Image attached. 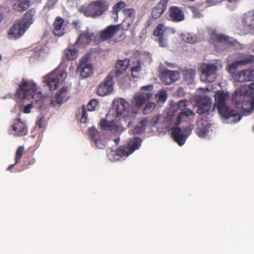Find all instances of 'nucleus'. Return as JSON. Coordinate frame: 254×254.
<instances>
[{
  "instance_id": "f257e3e1",
  "label": "nucleus",
  "mask_w": 254,
  "mask_h": 254,
  "mask_svg": "<svg viewBox=\"0 0 254 254\" xmlns=\"http://www.w3.org/2000/svg\"><path fill=\"white\" fill-rule=\"evenodd\" d=\"M15 96L24 100L31 99L30 103L23 108V112L29 114L33 107L41 109L47 103V98L42 95L35 83L30 81H23L17 89Z\"/></svg>"
},
{
  "instance_id": "f03ea898",
  "label": "nucleus",
  "mask_w": 254,
  "mask_h": 254,
  "mask_svg": "<svg viewBox=\"0 0 254 254\" xmlns=\"http://www.w3.org/2000/svg\"><path fill=\"white\" fill-rule=\"evenodd\" d=\"M129 104L123 98L118 101L116 109V119L112 121H108L106 119H102L99 126L104 130L116 132L119 129V126H123L127 123V127H129L135 118V114L129 111Z\"/></svg>"
},
{
  "instance_id": "7ed1b4c3",
  "label": "nucleus",
  "mask_w": 254,
  "mask_h": 254,
  "mask_svg": "<svg viewBox=\"0 0 254 254\" xmlns=\"http://www.w3.org/2000/svg\"><path fill=\"white\" fill-rule=\"evenodd\" d=\"M232 101L238 109H243L245 115L254 110V82L249 86L242 85L232 95Z\"/></svg>"
},
{
  "instance_id": "20e7f679",
  "label": "nucleus",
  "mask_w": 254,
  "mask_h": 254,
  "mask_svg": "<svg viewBox=\"0 0 254 254\" xmlns=\"http://www.w3.org/2000/svg\"><path fill=\"white\" fill-rule=\"evenodd\" d=\"M229 98L228 93L223 90L217 91L214 95V106L217 108L219 114L224 118L234 117V121L238 122L241 119L242 116L238 114L237 111L230 110L229 107L227 106L226 102Z\"/></svg>"
},
{
  "instance_id": "39448f33",
  "label": "nucleus",
  "mask_w": 254,
  "mask_h": 254,
  "mask_svg": "<svg viewBox=\"0 0 254 254\" xmlns=\"http://www.w3.org/2000/svg\"><path fill=\"white\" fill-rule=\"evenodd\" d=\"M109 7V3L106 0H97L81 6L79 11L87 17L96 18L103 14Z\"/></svg>"
},
{
  "instance_id": "423d86ee",
  "label": "nucleus",
  "mask_w": 254,
  "mask_h": 254,
  "mask_svg": "<svg viewBox=\"0 0 254 254\" xmlns=\"http://www.w3.org/2000/svg\"><path fill=\"white\" fill-rule=\"evenodd\" d=\"M194 113L190 109H187L180 112L177 117L173 114H168L163 121V127L168 130H172L178 127L182 121H185L190 116H194Z\"/></svg>"
},
{
  "instance_id": "0eeeda50",
  "label": "nucleus",
  "mask_w": 254,
  "mask_h": 254,
  "mask_svg": "<svg viewBox=\"0 0 254 254\" xmlns=\"http://www.w3.org/2000/svg\"><path fill=\"white\" fill-rule=\"evenodd\" d=\"M153 86L152 84L142 86L139 92L135 93L131 101L132 106L139 110L153 96L152 91Z\"/></svg>"
},
{
  "instance_id": "6e6552de",
  "label": "nucleus",
  "mask_w": 254,
  "mask_h": 254,
  "mask_svg": "<svg viewBox=\"0 0 254 254\" xmlns=\"http://www.w3.org/2000/svg\"><path fill=\"white\" fill-rule=\"evenodd\" d=\"M64 70L57 68L48 75L43 77V82L49 87L50 90H56L58 84L62 83L66 77Z\"/></svg>"
},
{
  "instance_id": "1a4fd4ad",
  "label": "nucleus",
  "mask_w": 254,
  "mask_h": 254,
  "mask_svg": "<svg viewBox=\"0 0 254 254\" xmlns=\"http://www.w3.org/2000/svg\"><path fill=\"white\" fill-rule=\"evenodd\" d=\"M89 57L84 56L79 61L77 66V71L80 73L82 78H85L91 76L93 73L94 67L93 65L88 63Z\"/></svg>"
},
{
  "instance_id": "9d476101",
  "label": "nucleus",
  "mask_w": 254,
  "mask_h": 254,
  "mask_svg": "<svg viewBox=\"0 0 254 254\" xmlns=\"http://www.w3.org/2000/svg\"><path fill=\"white\" fill-rule=\"evenodd\" d=\"M9 133L15 137L25 136L27 134L28 128L20 119H14L10 125Z\"/></svg>"
},
{
  "instance_id": "9b49d317",
  "label": "nucleus",
  "mask_w": 254,
  "mask_h": 254,
  "mask_svg": "<svg viewBox=\"0 0 254 254\" xmlns=\"http://www.w3.org/2000/svg\"><path fill=\"white\" fill-rule=\"evenodd\" d=\"M201 72V79L205 82H213L216 76L217 67L214 64H203L200 66Z\"/></svg>"
},
{
  "instance_id": "f8f14e48",
  "label": "nucleus",
  "mask_w": 254,
  "mask_h": 254,
  "mask_svg": "<svg viewBox=\"0 0 254 254\" xmlns=\"http://www.w3.org/2000/svg\"><path fill=\"white\" fill-rule=\"evenodd\" d=\"M168 19L174 22L179 23L185 19V14L183 9L179 6L172 5L168 10Z\"/></svg>"
},
{
  "instance_id": "ddd939ff",
  "label": "nucleus",
  "mask_w": 254,
  "mask_h": 254,
  "mask_svg": "<svg viewBox=\"0 0 254 254\" xmlns=\"http://www.w3.org/2000/svg\"><path fill=\"white\" fill-rule=\"evenodd\" d=\"M110 73L104 82L101 83L97 88V94L101 96H104L110 94L113 91V77Z\"/></svg>"
},
{
  "instance_id": "4468645a",
  "label": "nucleus",
  "mask_w": 254,
  "mask_h": 254,
  "mask_svg": "<svg viewBox=\"0 0 254 254\" xmlns=\"http://www.w3.org/2000/svg\"><path fill=\"white\" fill-rule=\"evenodd\" d=\"M69 90V88L67 86L63 87L60 92L57 93L55 98L52 100L49 97L46 96L47 98V103H49L54 106H59L68 99L67 92Z\"/></svg>"
},
{
  "instance_id": "2eb2a0df",
  "label": "nucleus",
  "mask_w": 254,
  "mask_h": 254,
  "mask_svg": "<svg viewBox=\"0 0 254 254\" xmlns=\"http://www.w3.org/2000/svg\"><path fill=\"white\" fill-rule=\"evenodd\" d=\"M27 29V28L23 25V24L18 20L9 29L8 34L10 38L17 39L24 34Z\"/></svg>"
},
{
  "instance_id": "dca6fc26",
  "label": "nucleus",
  "mask_w": 254,
  "mask_h": 254,
  "mask_svg": "<svg viewBox=\"0 0 254 254\" xmlns=\"http://www.w3.org/2000/svg\"><path fill=\"white\" fill-rule=\"evenodd\" d=\"M212 101L211 99L208 97L200 98L197 102L198 109L197 113L200 115L208 114L211 107Z\"/></svg>"
},
{
  "instance_id": "f3484780",
  "label": "nucleus",
  "mask_w": 254,
  "mask_h": 254,
  "mask_svg": "<svg viewBox=\"0 0 254 254\" xmlns=\"http://www.w3.org/2000/svg\"><path fill=\"white\" fill-rule=\"evenodd\" d=\"M169 0H160L151 10V17L157 19L161 17L166 11Z\"/></svg>"
},
{
  "instance_id": "a211bd4d",
  "label": "nucleus",
  "mask_w": 254,
  "mask_h": 254,
  "mask_svg": "<svg viewBox=\"0 0 254 254\" xmlns=\"http://www.w3.org/2000/svg\"><path fill=\"white\" fill-rule=\"evenodd\" d=\"M118 33L116 26L115 25H110L100 31V40L104 42L112 40Z\"/></svg>"
},
{
  "instance_id": "6ab92c4d",
  "label": "nucleus",
  "mask_w": 254,
  "mask_h": 254,
  "mask_svg": "<svg viewBox=\"0 0 254 254\" xmlns=\"http://www.w3.org/2000/svg\"><path fill=\"white\" fill-rule=\"evenodd\" d=\"M93 36V33L87 30L84 31L79 35L74 46L78 48H83L91 43Z\"/></svg>"
},
{
  "instance_id": "aec40b11",
  "label": "nucleus",
  "mask_w": 254,
  "mask_h": 254,
  "mask_svg": "<svg viewBox=\"0 0 254 254\" xmlns=\"http://www.w3.org/2000/svg\"><path fill=\"white\" fill-rule=\"evenodd\" d=\"M179 77V73L176 71L165 69L161 73L160 79L162 83L165 85H169L176 81Z\"/></svg>"
},
{
  "instance_id": "412c9836",
  "label": "nucleus",
  "mask_w": 254,
  "mask_h": 254,
  "mask_svg": "<svg viewBox=\"0 0 254 254\" xmlns=\"http://www.w3.org/2000/svg\"><path fill=\"white\" fill-rule=\"evenodd\" d=\"M232 78L236 82H244L254 80V71L243 70L232 75Z\"/></svg>"
},
{
  "instance_id": "4be33fe9",
  "label": "nucleus",
  "mask_w": 254,
  "mask_h": 254,
  "mask_svg": "<svg viewBox=\"0 0 254 254\" xmlns=\"http://www.w3.org/2000/svg\"><path fill=\"white\" fill-rule=\"evenodd\" d=\"M210 39L213 42L221 43L226 45L235 46L236 41L230 40V37L222 34H218L215 30H212Z\"/></svg>"
},
{
  "instance_id": "5701e85b",
  "label": "nucleus",
  "mask_w": 254,
  "mask_h": 254,
  "mask_svg": "<svg viewBox=\"0 0 254 254\" xmlns=\"http://www.w3.org/2000/svg\"><path fill=\"white\" fill-rule=\"evenodd\" d=\"M64 19L60 16L56 17L53 23V33L57 37H61L65 34V25Z\"/></svg>"
},
{
  "instance_id": "b1692460",
  "label": "nucleus",
  "mask_w": 254,
  "mask_h": 254,
  "mask_svg": "<svg viewBox=\"0 0 254 254\" xmlns=\"http://www.w3.org/2000/svg\"><path fill=\"white\" fill-rule=\"evenodd\" d=\"M171 137L179 146L184 145L187 138V136L182 132L181 128L178 127L172 129Z\"/></svg>"
},
{
  "instance_id": "393cba45",
  "label": "nucleus",
  "mask_w": 254,
  "mask_h": 254,
  "mask_svg": "<svg viewBox=\"0 0 254 254\" xmlns=\"http://www.w3.org/2000/svg\"><path fill=\"white\" fill-rule=\"evenodd\" d=\"M131 154L129 149H128L127 145H124L121 146L117 150L115 151L112 150L109 153V156H113L114 160H118L120 157L128 156Z\"/></svg>"
},
{
  "instance_id": "a878e982",
  "label": "nucleus",
  "mask_w": 254,
  "mask_h": 254,
  "mask_svg": "<svg viewBox=\"0 0 254 254\" xmlns=\"http://www.w3.org/2000/svg\"><path fill=\"white\" fill-rule=\"evenodd\" d=\"M30 2V0H17L13 5V9L17 12H23L29 8Z\"/></svg>"
},
{
  "instance_id": "bb28decb",
  "label": "nucleus",
  "mask_w": 254,
  "mask_h": 254,
  "mask_svg": "<svg viewBox=\"0 0 254 254\" xmlns=\"http://www.w3.org/2000/svg\"><path fill=\"white\" fill-rule=\"evenodd\" d=\"M243 22L246 27L251 29H254V10L249 11L245 13Z\"/></svg>"
},
{
  "instance_id": "cd10ccee",
  "label": "nucleus",
  "mask_w": 254,
  "mask_h": 254,
  "mask_svg": "<svg viewBox=\"0 0 254 254\" xmlns=\"http://www.w3.org/2000/svg\"><path fill=\"white\" fill-rule=\"evenodd\" d=\"M129 64V61L127 60L118 61L116 66V71L115 74L116 76H119L125 72Z\"/></svg>"
},
{
  "instance_id": "c85d7f7f",
  "label": "nucleus",
  "mask_w": 254,
  "mask_h": 254,
  "mask_svg": "<svg viewBox=\"0 0 254 254\" xmlns=\"http://www.w3.org/2000/svg\"><path fill=\"white\" fill-rule=\"evenodd\" d=\"M35 13V10L30 9L28 10L24 15L23 19L19 20V21L23 24L27 29L33 23V17Z\"/></svg>"
},
{
  "instance_id": "c756f323",
  "label": "nucleus",
  "mask_w": 254,
  "mask_h": 254,
  "mask_svg": "<svg viewBox=\"0 0 254 254\" xmlns=\"http://www.w3.org/2000/svg\"><path fill=\"white\" fill-rule=\"evenodd\" d=\"M147 123L148 120L146 118L142 119L134 127L133 133L134 134H139L143 133L145 130Z\"/></svg>"
},
{
  "instance_id": "7c9ffc66",
  "label": "nucleus",
  "mask_w": 254,
  "mask_h": 254,
  "mask_svg": "<svg viewBox=\"0 0 254 254\" xmlns=\"http://www.w3.org/2000/svg\"><path fill=\"white\" fill-rule=\"evenodd\" d=\"M78 51L75 48H67L64 50V55L67 60H75L78 56Z\"/></svg>"
},
{
  "instance_id": "2f4dec72",
  "label": "nucleus",
  "mask_w": 254,
  "mask_h": 254,
  "mask_svg": "<svg viewBox=\"0 0 254 254\" xmlns=\"http://www.w3.org/2000/svg\"><path fill=\"white\" fill-rule=\"evenodd\" d=\"M141 139L137 137H135L130 140L127 144V146L129 149L130 153H132L134 150L138 149L141 145Z\"/></svg>"
},
{
  "instance_id": "473e14b6",
  "label": "nucleus",
  "mask_w": 254,
  "mask_h": 254,
  "mask_svg": "<svg viewBox=\"0 0 254 254\" xmlns=\"http://www.w3.org/2000/svg\"><path fill=\"white\" fill-rule=\"evenodd\" d=\"M88 132L90 138L94 141L95 144L97 146L100 137V132L94 127L89 128Z\"/></svg>"
},
{
  "instance_id": "72a5a7b5",
  "label": "nucleus",
  "mask_w": 254,
  "mask_h": 254,
  "mask_svg": "<svg viewBox=\"0 0 254 254\" xmlns=\"http://www.w3.org/2000/svg\"><path fill=\"white\" fill-rule=\"evenodd\" d=\"M123 12L126 16L125 19H127L130 22H132L135 17V12L133 8L124 9Z\"/></svg>"
},
{
  "instance_id": "f704fd0d",
  "label": "nucleus",
  "mask_w": 254,
  "mask_h": 254,
  "mask_svg": "<svg viewBox=\"0 0 254 254\" xmlns=\"http://www.w3.org/2000/svg\"><path fill=\"white\" fill-rule=\"evenodd\" d=\"M131 23L132 22H130L127 19H125L122 23L119 24L115 25V26H116L117 31L119 32L120 30L127 31L131 26Z\"/></svg>"
},
{
  "instance_id": "c9c22d12",
  "label": "nucleus",
  "mask_w": 254,
  "mask_h": 254,
  "mask_svg": "<svg viewBox=\"0 0 254 254\" xmlns=\"http://www.w3.org/2000/svg\"><path fill=\"white\" fill-rule=\"evenodd\" d=\"M195 71L192 69H186L183 71V75L186 80L192 79L195 75Z\"/></svg>"
},
{
  "instance_id": "e433bc0d",
  "label": "nucleus",
  "mask_w": 254,
  "mask_h": 254,
  "mask_svg": "<svg viewBox=\"0 0 254 254\" xmlns=\"http://www.w3.org/2000/svg\"><path fill=\"white\" fill-rule=\"evenodd\" d=\"M167 98V92L163 89L160 90L158 93L155 95V99L157 102H164Z\"/></svg>"
},
{
  "instance_id": "4c0bfd02",
  "label": "nucleus",
  "mask_w": 254,
  "mask_h": 254,
  "mask_svg": "<svg viewBox=\"0 0 254 254\" xmlns=\"http://www.w3.org/2000/svg\"><path fill=\"white\" fill-rule=\"evenodd\" d=\"M143 109L142 113L143 114H147L152 112L155 108L156 105L154 103L147 101Z\"/></svg>"
},
{
  "instance_id": "58836bf2",
  "label": "nucleus",
  "mask_w": 254,
  "mask_h": 254,
  "mask_svg": "<svg viewBox=\"0 0 254 254\" xmlns=\"http://www.w3.org/2000/svg\"><path fill=\"white\" fill-rule=\"evenodd\" d=\"M238 62L242 65L254 64V56L248 55L246 56L243 59L238 61Z\"/></svg>"
},
{
  "instance_id": "ea45409f",
  "label": "nucleus",
  "mask_w": 254,
  "mask_h": 254,
  "mask_svg": "<svg viewBox=\"0 0 254 254\" xmlns=\"http://www.w3.org/2000/svg\"><path fill=\"white\" fill-rule=\"evenodd\" d=\"M183 40L186 42L193 44L196 42L197 38L196 37L190 33H187L184 34L182 36Z\"/></svg>"
},
{
  "instance_id": "a19ab883",
  "label": "nucleus",
  "mask_w": 254,
  "mask_h": 254,
  "mask_svg": "<svg viewBox=\"0 0 254 254\" xmlns=\"http://www.w3.org/2000/svg\"><path fill=\"white\" fill-rule=\"evenodd\" d=\"M165 25L163 24H159L153 31V35L156 37H160L164 35Z\"/></svg>"
},
{
  "instance_id": "79ce46f5",
  "label": "nucleus",
  "mask_w": 254,
  "mask_h": 254,
  "mask_svg": "<svg viewBox=\"0 0 254 254\" xmlns=\"http://www.w3.org/2000/svg\"><path fill=\"white\" fill-rule=\"evenodd\" d=\"M24 150V146H20L16 150L15 155V164H17L21 160Z\"/></svg>"
},
{
  "instance_id": "37998d69",
  "label": "nucleus",
  "mask_w": 254,
  "mask_h": 254,
  "mask_svg": "<svg viewBox=\"0 0 254 254\" xmlns=\"http://www.w3.org/2000/svg\"><path fill=\"white\" fill-rule=\"evenodd\" d=\"M239 65H240V64L238 62V61L233 62L229 65L228 68V71L232 75L235 74L236 70Z\"/></svg>"
},
{
  "instance_id": "c03bdc74",
  "label": "nucleus",
  "mask_w": 254,
  "mask_h": 254,
  "mask_svg": "<svg viewBox=\"0 0 254 254\" xmlns=\"http://www.w3.org/2000/svg\"><path fill=\"white\" fill-rule=\"evenodd\" d=\"M126 6V3L123 1H120L114 5L113 10L118 13L121 10H123Z\"/></svg>"
},
{
  "instance_id": "a18cd8bd",
  "label": "nucleus",
  "mask_w": 254,
  "mask_h": 254,
  "mask_svg": "<svg viewBox=\"0 0 254 254\" xmlns=\"http://www.w3.org/2000/svg\"><path fill=\"white\" fill-rule=\"evenodd\" d=\"M98 101L95 99L91 100L87 105V110L92 111L95 110L98 105Z\"/></svg>"
},
{
  "instance_id": "49530a36",
  "label": "nucleus",
  "mask_w": 254,
  "mask_h": 254,
  "mask_svg": "<svg viewBox=\"0 0 254 254\" xmlns=\"http://www.w3.org/2000/svg\"><path fill=\"white\" fill-rule=\"evenodd\" d=\"M177 106L180 110H182V112H183L186 110V108L188 106V101L186 100H180L177 102Z\"/></svg>"
},
{
  "instance_id": "de8ad7c7",
  "label": "nucleus",
  "mask_w": 254,
  "mask_h": 254,
  "mask_svg": "<svg viewBox=\"0 0 254 254\" xmlns=\"http://www.w3.org/2000/svg\"><path fill=\"white\" fill-rule=\"evenodd\" d=\"M158 42L159 46L161 47H166L167 46V40L164 35H162L158 37Z\"/></svg>"
},
{
  "instance_id": "09e8293b",
  "label": "nucleus",
  "mask_w": 254,
  "mask_h": 254,
  "mask_svg": "<svg viewBox=\"0 0 254 254\" xmlns=\"http://www.w3.org/2000/svg\"><path fill=\"white\" fill-rule=\"evenodd\" d=\"M80 121L81 123L84 124L86 123L87 121V115L84 106L82 107V115Z\"/></svg>"
},
{
  "instance_id": "8fccbe9b",
  "label": "nucleus",
  "mask_w": 254,
  "mask_h": 254,
  "mask_svg": "<svg viewBox=\"0 0 254 254\" xmlns=\"http://www.w3.org/2000/svg\"><path fill=\"white\" fill-rule=\"evenodd\" d=\"M207 130L206 128H198L197 129V135L201 137H205L207 133Z\"/></svg>"
},
{
  "instance_id": "3c124183",
  "label": "nucleus",
  "mask_w": 254,
  "mask_h": 254,
  "mask_svg": "<svg viewBox=\"0 0 254 254\" xmlns=\"http://www.w3.org/2000/svg\"><path fill=\"white\" fill-rule=\"evenodd\" d=\"M141 69V67L140 65H137L134 66L131 69V75L134 77H136L137 76V73Z\"/></svg>"
},
{
  "instance_id": "603ef678",
  "label": "nucleus",
  "mask_w": 254,
  "mask_h": 254,
  "mask_svg": "<svg viewBox=\"0 0 254 254\" xmlns=\"http://www.w3.org/2000/svg\"><path fill=\"white\" fill-rule=\"evenodd\" d=\"M160 117H161V115H156V116H155L154 117H153V118H152L151 119V120H150V124L152 125V126H155V125H156L158 122H159V120H160Z\"/></svg>"
},
{
  "instance_id": "864d4df0",
  "label": "nucleus",
  "mask_w": 254,
  "mask_h": 254,
  "mask_svg": "<svg viewBox=\"0 0 254 254\" xmlns=\"http://www.w3.org/2000/svg\"><path fill=\"white\" fill-rule=\"evenodd\" d=\"M190 9L191 10V11L192 12V13L194 14V15L196 17H200V13L199 12V11L198 10V9L194 7V6H191L190 7Z\"/></svg>"
},
{
  "instance_id": "5fc2aeb1",
  "label": "nucleus",
  "mask_w": 254,
  "mask_h": 254,
  "mask_svg": "<svg viewBox=\"0 0 254 254\" xmlns=\"http://www.w3.org/2000/svg\"><path fill=\"white\" fill-rule=\"evenodd\" d=\"M112 17L115 21H117L118 19V13L114 11L113 10L112 11Z\"/></svg>"
},
{
  "instance_id": "6e6d98bb",
  "label": "nucleus",
  "mask_w": 254,
  "mask_h": 254,
  "mask_svg": "<svg viewBox=\"0 0 254 254\" xmlns=\"http://www.w3.org/2000/svg\"><path fill=\"white\" fill-rule=\"evenodd\" d=\"M35 159L33 158H31L29 159L28 164L29 165H32L35 163Z\"/></svg>"
},
{
  "instance_id": "4d7b16f0",
  "label": "nucleus",
  "mask_w": 254,
  "mask_h": 254,
  "mask_svg": "<svg viewBox=\"0 0 254 254\" xmlns=\"http://www.w3.org/2000/svg\"><path fill=\"white\" fill-rule=\"evenodd\" d=\"M15 164H11V165H10L8 168H7V170H10L11 169H12L14 167V166L15 165Z\"/></svg>"
},
{
  "instance_id": "13d9d810",
  "label": "nucleus",
  "mask_w": 254,
  "mask_h": 254,
  "mask_svg": "<svg viewBox=\"0 0 254 254\" xmlns=\"http://www.w3.org/2000/svg\"><path fill=\"white\" fill-rule=\"evenodd\" d=\"M211 1H212L213 4H216L217 2H220L221 0H211Z\"/></svg>"
},
{
  "instance_id": "bf43d9fd",
  "label": "nucleus",
  "mask_w": 254,
  "mask_h": 254,
  "mask_svg": "<svg viewBox=\"0 0 254 254\" xmlns=\"http://www.w3.org/2000/svg\"><path fill=\"white\" fill-rule=\"evenodd\" d=\"M120 138L119 137L115 138L114 141L117 144L120 141Z\"/></svg>"
},
{
  "instance_id": "052dcab7",
  "label": "nucleus",
  "mask_w": 254,
  "mask_h": 254,
  "mask_svg": "<svg viewBox=\"0 0 254 254\" xmlns=\"http://www.w3.org/2000/svg\"><path fill=\"white\" fill-rule=\"evenodd\" d=\"M3 18V14L2 13H0V23Z\"/></svg>"
},
{
  "instance_id": "680f3d73",
  "label": "nucleus",
  "mask_w": 254,
  "mask_h": 254,
  "mask_svg": "<svg viewBox=\"0 0 254 254\" xmlns=\"http://www.w3.org/2000/svg\"><path fill=\"white\" fill-rule=\"evenodd\" d=\"M42 123L40 122V121H39V123H38V126L39 127H42Z\"/></svg>"
},
{
  "instance_id": "e2e57ef3",
  "label": "nucleus",
  "mask_w": 254,
  "mask_h": 254,
  "mask_svg": "<svg viewBox=\"0 0 254 254\" xmlns=\"http://www.w3.org/2000/svg\"><path fill=\"white\" fill-rule=\"evenodd\" d=\"M229 2L232 3L235 1V0H227Z\"/></svg>"
},
{
  "instance_id": "0e129e2a",
  "label": "nucleus",
  "mask_w": 254,
  "mask_h": 254,
  "mask_svg": "<svg viewBox=\"0 0 254 254\" xmlns=\"http://www.w3.org/2000/svg\"><path fill=\"white\" fill-rule=\"evenodd\" d=\"M253 51L254 52V49L253 50Z\"/></svg>"
}]
</instances>
